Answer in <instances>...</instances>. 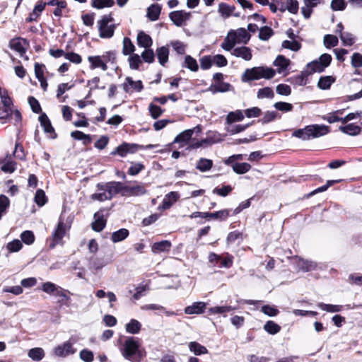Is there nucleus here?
<instances>
[{
  "mask_svg": "<svg viewBox=\"0 0 362 362\" xmlns=\"http://www.w3.org/2000/svg\"><path fill=\"white\" fill-rule=\"evenodd\" d=\"M119 349L122 356L131 362H141L146 356L141 340L138 337H125L120 339Z\"/></svg>",
  "mask_w": 362,
  "mask_h": 362,
  "instance_id": "nucleus-1",
  "label": "nucleus"
},
{
  "mask_svg": "<svg viewBox=\"0 0 362 362\" xmlns=\"http://www.w3.org/2000/svg\"><path fill=\"white\" fill-rule=\"evenodd\" d=\"M100 192L90 195L93 201L104 202L111 200L115 195L119 194L123 197V183L117 181L99 182L96 185Z\"/></svg>",
  "mask_w": 362,
  "mask_h": 362,
  "instance_id": "nucleus-2",
  "label": "nucleus"
},
{
  "mask_svg": "<svg viewBox=\"0 0 362 362\" xmlns=\"http://www.w3.org/2000/svg\"><path fill=\"white\" fill-rule=\"evenodd\" d=\"M329 132L328 126L324 124H311L293 132V136L302 140H310L326 135Z\"/></svg>",
  "mask_w": 362,
  "mask_h": 362,
  "instance_id": "nucleus-3",
  "label": "nucleus"
},
{
  "mask_svg": "<svg viewBox=\"0 0 362 362\" xmlns=\"http://www.w3.org/2000/svg\"><path fill=\"white\" fill-rule=\"evenodd\" d=\"M276 74V71L270 67L255 66L247 69L242 75L241 80L243 82H250L261 78L271 79Z\"/></svg>",
  "mask_w": 362,
  "mask_h": 362,
  "instance_id": "nucleus-4",
  "label": "nucleus"
},
{
  "mask_svg": "<svg viewBox=\"0 0 362 362\" xmlns=\"http://www.w3.org/2000/svg\"><path fill=\"white\" fill-rule=\"evenodd\" d=\"M41 289L49 295L59 297L58 303L60 305L69 306L71 299L68 294H71L69 290H66L55 284L47 281L42 284Z\"/></svg>",
  "mask_w": 362,
  "mask_h": 362,
  "instance_id": "nucleus-5",
  "label": "nucleus"
},
{
  "mask_svg": "<svg viewBox=\"0 0 362 362\" xmlns=\"http://www.w3.org/2000/svg\"><path fill=\"white\" fill-rule=\"evenodd\" d=\"M100 37L110 39L113 37L117 25L112 13L103 15L97 22Z\"/></svg>",
  "mask_w": 362,
  "mask_h": 362,
  "instance_id": "nucleus-6",
  "label": "nucleus"
},
{
  "mask_svg": "<svg viewBox=\"0 0 362 362\" xmlns=\"http://www.w3.org/2000/svg\"><path fill=\"white\" fill-rule=\"evenodd\" d=\"M332 60V56L329 54L325 53L318 59L308 63L305 69L310 76L315 73H322L330 65Z\"/></svg>",
  "mask_w": 362,
  "mask_h": 362,
  "instance_id": "nucleus-7",
  "label": "nucleus"
},
{
  "mask_svg": "<svg viewBox=\"0 0 362 362\" xmlns=\"http://www.w3.org/2000/svg\"><path fill=\"white\" fill-rule=\"evenodd\" d=\"M231 211H232V210L229 209L220 210V211H215L213 213L195 211L189 215V218H211V219L218 220L220 221H226L230 216Z\"/></svg>",
  "mask_w": 362,
  "mask_h": 362,
  "instance_id": "nucleus-8",
  "label": "nucleus"
},
{
  "mask_svg": "<svg viewBox=\"0 0 362 362\" xmlns=\"http://www.w3.org/2000/svg\"><path fill=\"white\" fill-rule=\"evenodd\" d=\"M146 185L137 181L123 184V197H139L146 194Z\"/></svg>",
  "mask_w": 362,
  "mask_h": 362,
  "instance_id": "nucleus-9",
  "label": "nucleus"
},
{
  "mask_svg": "<svg viewBox=\"0 0 362 362\" xmlns=\"http://www.w3.org/2000/svg\"><path fill=\"white\" fill-rule=\"evenodd\" d=\"M28 46L29 42L26 39L21 37L13 38L9 42L10 48L17 52L21 57L25 58L26 60H28V57L24 55L25 54Z\"/></svg>",
  "mask_w": 362,
  "mask_h": 362,
  "instance_id": "nucleus-10",
  "label": "nucleus"
},
{
  "mask_svg": "<svg viewBox=\"0 0 362 362\" xmlns=\"http://www.w3.org/2000/svg\"><path fill=\"white\" fill-rule=\"evenodd\" d=\"M107 210L101 209L94 214V221L92 223V229L96 232H100L106 226Z\"/></svg>",
  "mask_w": 362,
  "mask_h": 362,
  "instance_id": "nucleus-11",
  "label": "nucleus"
},
{
  "mask_svg": "<svg viewBox=\"0 0 362 362\" xmlns=\"http://www.w3.org/2000/svg\"><path fill=\"white\" fill-rule=\"evenodd\" d=\"M122 86L124 91L127 93H132L134 91L141 92L144 88L141 81H134L132 78L129 76L125 78L124 82L122 84Z\"/></svg>",
  "mask_w": 362,
  "mask_h": 362,
  "instance_id": "nucleus-12",
  "label": "nucleus"
},
{
  "mask_svg": "<svg viewBox=\"0 0 362 362\" xmlns=\"http://www.w3.org/2000/svg\"><path fill=\"white\" fill-rule=\"evenodd\" d=\"M66 226L63 221L59 220L56 229L52 233V240L49 243V247L54 248L57 244H59L66 233Z\"/></svg>",
  "mask_w": 362,
  "mask_h": 362,
  "instance_id": "nucleus-13",
  "label": "nucleus"
},
{
  "mask_svg": "<svg viewBox=\"0 0 362 362\" xmlns=\"http://www.w3.org/2000/svg\"><path fill=\"white\" fill-rule=\"evenodd\" d=\"M39 121L40 125L42 127L47 137L54 139L57 138V134H56L54 127H52L51 122L45 113H42L39 117Z\"/></svg>",
  "mask_w": 362,
  "mask_h": 362,
  "instance_id": "nucleus-14",
  "label": "nucleus"
},
{
  "mask_svg": "<svg viewBox=\"0 0 362 362\" xmlns=\"http://www.w3.org/2000/svg\"><path fill=\"white\" fill-rule=\"evenodd\" d=\"M76 349L73 347V343L70 341H65L61 345H58L54 349V355L58 357H66L69 355L74 354Z\"/></svg>",
  "mask_w": 362,
  "mask_h": 362,
  "instance_id": "nucleus-15",
  "label": "nucleus"
},
{
  "mask_svg": "<svg viewBox=\"0 0 362 362\" xmlns=\"http://www.w3.org/2000/svg\"><path fill=\"white\" fill-rule=\"evenodd\" d=\"M190 17L191 13L183 10L172 11L169 14L170 19L177 26H182L184 22L189 20Z\"/></svg>",
  "mask_w": 362,
  "mask_h": 362,
  "instance_id": "nucleus-16",
  "label": "nucleus"
},
{
  "mask_svg": "<svg viewBox=\"0 0 362 362\" xmlns=\"http://www.w3.org/2000/svg\"><path fill=\"white\" fill-rule=\"evenodd\" d=\"M293 259L296 260V264L298 269L304 272L315 270L317 267L316 262L313 261L305 259L298 256H295Z\"/></svg>",
  "mask_w": 362,
  "mask_h": 362,
  "instance_id": "nucleus-17",
  "label": "nucleus"
},
{
  "mask_svg": "<svg viewBox=\"0 0 362 362\" xmlns=\"http://www.w3.org/2000/svg\"><path fill=\"white\" fill-rule=\"evenodd\" d=\"M180 196L177 192H170L168 193L163 199L162 204L158 207L159 210H166L170 209L175 203Z\"/></svg>",
  "mask_w": 362,
  "mask_h": 362,
  "instance_id": "nucleus-18",
  "label": "nucleus"
},
{
  "mask_svg": "<svg viewBox=\"0 0 362 362\" xmlns=\"http://www.w3.org/2000/svg\"><path fill=\"white\" fill-rule=\"evenodd\" d=\"M206 303L202 301L194 302L191 305L185 308V313L187 315H200L205 312Z\"/></svg>",
  "mask_w": 362,
  "mask_h": 362,
  "instance_id": "nucleus-19",
  "label": "nucleus"
},
{
  "mask_svg": "<svg viewBox=\"0 0 362 362\" xmlns=\"http://www.w3.org/2000/svg\"><path fill=\"white\" fill-rule=\"evenodd\" d=\"M231 54L233 56L242 58L245 61H250L252 57L251 49L245 46L234 48L232 50Z\"/></svg>",
  "mask_w": 362,
  "mask_h": 362,
  "instance_id": "nucleus-20",
  "label": "nucleus"
},
{
  "mask_svg": "<svg viewBox=\"0 0 362 362\" xmlns=\"http://www.w3.org/2000/svg\"><path fill=\"white\" fill-rule=\"evenodd\" d=\"M238 309V306L222 305L211 307L208 310L209 315L221 314L223 317H227V313L233 312Z\"/></svg>",
  "mask_w": 362,
  "mask_h": 362,
  "instance_id": "nucleus-21",
  "label": "nucleus"
},
{
  "mask_svg": "<svg viewBox=\"0 0 362 362\" xmlns=\"http://www.w3.org/2000/svg\"><path fill=\"white\" fill-rule=\"evenodd\" d=\"M136 42L139 47L145 49L150 48L153 45V40L150 35L144 31H139L137 34Z\"/></svg>",
  "mask_w": 362,
  "mask_h": 362,
  "instance_id": "nucleus-22",
  "label": "nucleus"
},
{
  "mask_svg": "<svg viewBox=\"0 0 362 362\" xmlns=\"http://www.w3.org/2000/svg\"><path fill=\"white\" fill-rule=\"evenodd\" d=\"M172 243L169 240H162L154 243L151 246V251L154 254L170 251Z\"/></svg>",
  "mask_w": 362,
  "mask_h": 362,
  "instance_id": "nucleus-23",
  "label": "nucleus"
},
{
  "mask_svg": "<svg viewBox=\"0 0 362 362\" xmlns=\"http://www.w3.org/2000/svg\"><path fill=\"white\" fill-rule=\"evenodd\" d=\"M310 76L308 71L305 68L300 74L291 77L289 81L294 85L305 86L308 83V76Z\"/></svg>",
  "mask_w": 362,
  "mask_h": 362,
  "instance_id": "nucleus-24",
  "label": "nucleus"
},
{
  "mask_svg": "<svg viewBox=\"0 0 362 362\" xmlns=\"http://www.w3.org/2000/svg\"><path fill=\"white\" fill-rule=\"evenodd\" d=\"M46 3L40 0L35 4L33 11L30 13L29 16L26 18L27 22H33L37 21L41 13L44 11Z\"/></svg>",
  "mask_w": 362,
  "mask_h": 362,
  "instance_id": "nucleus-25",
  "label": "nucleus"
},
{
  "mask_svg": "<svg viewBox=\"0 0 362 362\" xmlns=\"http://www.w3.org/2000/svg\"><path fill=\"white\" fill-rule=\"evenodd\" d=\"M88 60L90 63V69L92 70L97 68H100L103 71L107 69V66L101 56H90L88 57Z\"/></svg>",
  "mask_w": 362,
  "mask_h": 362,
  "instance_id": "nucleus-26",
  "label": "nucleus"
},
{
  "mask_svg": "<svg viewBox=\"0 0 362 362\" xmlns=\"http://www.w3.org/2000/svg\"><path fill=\"white\" fill-rule=\"evenodd\" d=\"M229 33H233L234 35H233V37L235 40H237V43H247L250 38V35L248 34L247 30L243 28H238L236 30H231L229 31Z\"/></svg>",
  "mask_w": 362,
  "mask_h": 362,
  "instance_id": "nucleus-27",
  "label": "nucleus"
},
{
  "mask_svg": "<svg viewBox=\"0 0 362 362\" xmlns=\"http://www.w3.org/2000/svg\"><path fill=\"white\" fill-rule=\"evenodd\" d=\"M156 54L158 62L163 66L168 62L169 48L167 46H162L156 49Z\"/></svg>",
  "mask_w": 362,
  "mask_h": 362,
  "instance_id": "nucleus-28",
  "label": "nucleus"
},
{
  "mask_svg": "<svg viewBox=\"0 0 362 362\" xmlns=\"http://www.w3.org/2000/svg\"><path fill=\"white\" fill-rule=\"evenodd\" d=\"M231 88L232 86L230 83L223 81H219V83H212L209 86V90L212 93L215 94L217 93H224L229 91Z\"/></svg>",
  "mask_w": 362,
  "mask_h": 362,
  "instance_id": "nucleus-29",
  "label": "nucleus"
},
{
  "mask_svg": "<svg viewBox=\"0 0 362 362\" xmlns=\"http://www.w3.org/2000/svg\"><path fill=\"white\" fill-rule=\"evenodd\" d=\"M161 12V6L159 4H151L147 8V17L151 21H156L159 18Z\"/></svg>",
  "mask_w": 362,
  "mask_h": 362,
  "instance_id": "nucleus-30",
  "label": "nucleus"
},
{
  "mask_svg": "<svg viewBox=\"0 0 362 362\" xmlns=\"http://www.w3.org/2000/svg\"><path fill=\"white\" fill-rule=\"evenodd\" d=\"M244 115L240 110H237L235 111L230 112L226 118V124L228 125H230L234 122H240L243 120Z\"/></svg>",
  "mask_w": 362,
  "mask_h": 362,
  "instance_id": "nucleus-31",
  "label": "nucleus"
},
{
  "mask_svg": "<svg viewBox=\"0 0 362 362\" xmlns=\"http://www.w3.org/2000/svg\"><path fill=\"white\" fill-rule=\"evenodd\" d=\"M273 64L278 67V72L281 73L288 68L290 64V60L283 55H279L274 60Z\"/></svg>",
  "mask_w": 362,
  "mask_h": 362,
  "instance_id": "nucleus-32",
  "label": "nucleus"
},
{
  "mask_svg": "<svg viewBox=\"0 0 362 362\" xmlns=\"http://www.w3.org/2000/svg\"><path fill=\"white\" fill-rule=\"evenodd\" d=\"M141 329V324L137 320L132 319L125 325V329L127 333L136 334L139 333Z\"/></svg>",
  "mask_w": 362,
  "mask_h": 362,
  "instance_id": "nucleus-33",
  "label": "nucleus"
},
{
  "mask_svg": "<svg viewBox=\"0 0 362 362\" xmlns=\"http://www.w3.org/2000/svg\"><path fill=\"white\" fill-rule=\"evenodd\" d=\"M339 130L351 136H356L361 133V127L353 123L339 127Z\"/></svg>",
  "mask_w": 362,
  "mask_h": 362,
  "instance_id": "nucleus-34",
  "label": "nucleus"
},
{
  "mask_svg": "<svg viewBox=\"0 0 362 362\" xmlns=\"http://www.w3.org/2000/svg\"><path fill=\"white\" fill-rule=\"evenodd\" d=\"M234 6L228 5L226 3L221 2L218 5V13L223 18H229L235 10Z\"/></svg>",
  "mask_w": 362,
  "mask_h": 362,
  "instance_id": "nucleus-35",
  "label": "nucleus"
},
{
  "mask_svg": "<svg viewBox=\"0 0 362 362\" xmlns=\"http://www.w3.org/2000/svg\"><path fill=\"white\" fill-rule=\"evenodd\" d=\"M182 66L183 68H187L194 72H196L199 70V65L197 60L190 55L185 56Z\"/></svg>",
  "mask_w": 362,
  "mask_h": 362,
  "instance_id": "nucleus-36",
  "label": "nucleus"
},
{
  "mask_svg": "<svg viewBox=\"0 0 362 362\" xmlns=\"http://www.w3.org/2000/svg\"><path fill=\"white\" fill-rule=\"evenodd\" d=\"M233 33H228L227 36L225 37L223 42L221 44V47L226 51L233 50L235 45L237 44V40H235L233 37Z\"/></svg>",
  "mask_w": 362,
  "mask_h": 362,
  "instance_id": "nucleus-37",
  "label": "nucleus"
},
{
  "mask_svg": "<svg viewBox=\"0 0 362 362\" xmlns=\"http://www.w3.org/2000/svg\"><path fill=\"white\" fill-rule=\"evenodd\" d=\"M135 46L131 39L125 37L122 42V54L125 56L134 54Z\"/></svg>",
  "mask_w": 362,
  "mask_h": 362,
  "instance_id": "nucleus-38",
  "label": "nucleus"
},
{
  "mask_svg": "<svg viewBox=\"0 0 362 362\" xmlns=\"http://www.w3.org/2000/svg\"><path fill=\"white\" fill-rule=\"evenodd\" d=\"M194 129H187L179 134L175 139V143H187L192 138Z\"/></svg>",
  "mask_w": 362,
  "mask_h": 362,
  "instance_id": "nucleus-39",
  "label": "nucleus"
},
{
  "mask_svg": "<svg viewBox=\"0 0 362 362\" xmlns=\"http://www.w3.org/2000/svg\"><path fill=\"white\" fill-rule=\"evenodd\" d=\"M189 350L195 355L199 356L208 353V349L197 341H192L189 344Z\"/></svg>",
  "mask_w": 362,
  "mask_h": 362,
  "instance_id": "nucleus-40",
  "label": "nucleus"
},
{
  "mask_svg": "<svg viewBox=\"0 0 362 362\" xmlns=\"http://www.w3.org/2000/svg\"><path fill=\"white\" fill-rule=\"evenodd\" d=\"M206 136L208 138V141L212 145L223 141L226 135L221 134L217 131H209L206 132Z\"/></svg>",
  "mask_w": 362,
  "mask_h": 362,
  "instance_id": "nucleus-41",
  "label": "nucleus"
},
{
  "mask_svg": "<svg viewBox=\"0 0 362 362\" xmlns=\"http://www.w3.org/2000/svg\"><path fill=\"white\" fill-rule=\"evenodd\" d=\"M233 170L237 174H244L251 169V165L247 163H237L230 164Z\"/></svg>",
  "mask_w": 362,
  "mask_h": 362,
  "instance_id": "nucleus-42",
  "label": "nucleus"
},
{
  "mask_svg": "<svg viewBox=\"0 0 362 362\" xmlns=\"http://www.w3.org/2000/svg\"><path fill=\"white\" fill-rule=\"evenodd\" d=\"M335 81V78L331 76H321L319 79L317 86L322 90L329 89L331 85Z\"/></svg>",
  "mask_w": 362,
  "mask_h": 362,
  "instance_id": "nucleus-43",
  "label": "nucleus"
},
{
  "mask_svg": "<svg viewBox=\"0 0 362 362\" xmlns=\"http://www.w3.org/2000/svg\"><path fill=\"white\" fill-rule=\"evenodd\" d=\"M129 233L126 228H121L112 234L111 240L113 243H118L126 239Z\"/></svg>",
  "mask_w": 362,
  "mask_h": 362,
  "instance_id": "nucleus-44",
  "label": "nucleus"
},
{
  "mask_svg": "<svg viewBox=\"0 0 362 362\" xmlns=\"http://www.w3.org/2000/svg\"><path fill=\"white\" fill-rule=\"evenodd\" d=\"M212 166L213 161L211 160L202 158L198 160L196 168L201 172H206L211 170Z\"/></svg>",
  "mask_w": 362,
  "mask_h": 362,
  "instance_id": "nucleus-45",
  "label": "nucleus"
},
{
  "mask_svg": "<svg viewBox=\"0 0 362 362\" xmlns=\"http://www.w3.org/2000/svg\"><path fill=\"white\" fill-rule=\"evenodd\" d=\"M28 356L35 361H41L45 356V351L42 348L37 347L29 350Z\"/></svg>",
  "mask_w": 362,
  "mask_h": 362,
  "instance_id": "nucleus-46",
  "label": "nucleus"
},
{
  "mask_svg": "<svg viewBox=\"0 0 362 362\" xmlns=\"http://www.w3.org/2000/svg\"><path fill=\"white\" fill-rule=\"evenodd\" d=\"M115 5L114 0H92L91 6L97 9L110 8Z\"/></svg>",
  "mask_w": 362,
  "mask_h": 362,
  "instance_id": "nucleus-47",
  "label": "nucleus"
},
{
  "mask_svg": "<svg viewBox=\"0 0 362 362\" xmlns=\"http://www.w3.org/2000/svg\"><path fill=\"white\" fill-rule=\"evenodd\" d=\"M318 307L328 313H338L342 310L344 306L341 305H332V304H326L324 303H319Z\"/></svg>",
  "mask_w": 362,
  "mask_h": 362,
  "instance_id": "nucleus-48",
  "label": "nucleus"
},
{
  "mask_svg": "<svg viewBox=\"0 0 362 362\" xmlns=\"http://www.w3.org/2000/svg\"><path fill=\"white\" fill-rule=\"evenodd\" d=\"M264 329L270 334H276L281 330V327L274 321H267L264 325Z\"/></svg>",
  "mask_w": 362,
  "mask_h": 362,
  "instance_id": "nucleus-49",
  "label": "nucleus"
},
{
  "mask_svg": "<svg viewBox=\"0 0 362 362\" xmlns=\"http://www.w3.org/2000/svg\"><path fill=\"white\" fill-rule=\"evenodd\" d=\"M339 37L343 45L345 46H351L355 43L356 39L350 33L341 32Z\"/></svg>",
  "mask_w": 362,
  "mask_h": 362,
  "instance_id": "nucleus-50",
  "label": "nucleus"
},
{
  "mask_svg": "<svg viewBox=\"0 0 362 362\" xmlns=\"http://www.w3.org/2000/svg\"><path fill=\"white\" fill-rule=\"evenodd\" d=\"M23 247L22 242L18 239L13 240L7 243L6 250L9 253L17 252Z\"/></svg>",
  "mask_w": 362,
  "mask_h": 362,
  "instance_id": "nucleus-51",
  "label": "nucleus"
},
{
  "mask_svg": "<svg viewBox=\"0 0 362 362\" xmlns=\"http://www.w3.org/2000/svg\"><path fill=\"white\" fill-rule=\"evenodd\" d=\"M257 96L259 99L273 98L274 93L272 88L264 87L258 90Z\"/></svg>",
  "mask_w": 362,
  "mask_h": 362,
  "instance_id": "nucleus-52",
  "label": "nucleus"
},
{
  "mask_svg": "<svg viewBox=\"0 0 362 362\" xmlns=\"http://www.w3.org/2000/svg\"><path fill=\"white\" fill-rule=\"evenodd\" d=\"M148 111L150 112V115L153 119L158 118L160 115L164 112V110L162 109L160 106L156 105L153 103H150L148 105Z\"/></svg>",
  "mask_w": 362,
  "mask_h": 362,
  "instance_id": "nucleus-53",
  "label": "nucleus"
},
{
  "mask_svg": "<svg viewBox=\"0 0 362 362\" xmlns=\"http://www.w3.org/2000/svg\"><path fill=\"white\" fill-rule=\"evenodd\" d=\"M129 67L131 69L136 70L139 68V65L141 64V59L137 54H132L129 55L128 59Z\"/></svg>",
  "mask_w": 362,
  "mask_h": 362,
  "instance_id": "nucleus-54",
  "label": "nucleus"
},
{
  "mask_svg": "<svg viewBox=\"0 0 362 362\" xmlns=\"http://www.w3.org/2000/svg\"><path fill=\"white\" fill-rule=\"evenodd\" d=\"M233 190V187L230 185H223L221 187H216L213 189V194L219 195L221 197H226Z\"/></svg>",
  "mask_w": 362,
  "mask_h": 362,
  "instance_id": "nucleus-55",
  "label": "nucleus"
},
{
  "mask_svg": "<svg viewBox=\"0 0 362 362\" xmlns=\"http://www.w3.org/2000/svg\"><path fill=\"white\" fill-rule=\"evenodd\" d=\"M10 205L8 198L4 194L0 195V219L2 216L6 213V211Z\"/></svg>",
  "mask_w": 362,
  "mask_h": 362,
  "instance_id": "nucleus-56",
  "label": "nucleus"
},
{
  "mask_svg": "<svg viewBox=\"0 0 362 362\" xmlns=\"http://www.w3.org/2000/svg\"><path fill=\"white\" fill-rule=\"evenodd\" d=\"M35 202L39 206H44L47 202V198L42 189H37L35 195Z\"/></svg>",
  "mask_w": 362,
  "mask_h": 362,
  "instance_id": "nucleus-57",
  "label": "nucleus"
},
{
  "mask_svg": "<svg viewBox=\"0 0 362 362\" xmlns=\"http://www.w3.org/2000/svg\"><path fill=\"white\" fill-rule=\"evenodd\" d=\"M281 46L284 48L289 49L295 52L298 51L301 47L300 43L294 40H292V41L284 40L283 41Z\"/></svg>",
  "mask_w": 362,
  "mask_h": 362,
  "instance_id": "nucleus-58",
  "label": "nucleus"
},
{
  "mask_svg": "<svg viewBox=\"0 0 362 362\" xmlns=\"http://www.w3.org/2000/svg\"><path fill=\"white\" fill-rule=\"evenodd\" d=\"M337 37L333 35H325L324 37V44L327 48L334 47L338 45Z\"/></svg>",
  "mask_w": 362,
  "mask_h": 362,
  "instance_id": "nucleus-59",
  "label": "nucleus"
},
{
  "mask_svg": "<svg viewBox=\"0 0 362 362\" xmlns=\"http://www.w3.org/2000/svg\"><path fill=\"white\" fill-rule=\"evenodd\" d=\"M141 57L145 62L148 64L153 63L155 60V53L153 49L150 48L145 49L141 53Z\"/></svg>",
  "mask_w": 362,
  "mask_h": 362,
  "instance_id": "nucleus-60",
  "label": "nucleus"
},
{
  "mask_svg": "<svg viewBox=\"0 0 362 362\" xmlns=\"http://www.w3.org/2000/svg\"><path fill=\"white\" fill-rule=\"evenodd\" d=\"M274 34L272 29L269 27L264 26L260 28L259 32V37L262 40H268Z\"/></svg>",
  "mask_w": 362,
  "mask_h": 362,
  "instance_id": "nucleus-61",
  "label": "nucleus"
},
{
  "mask_svg": "<svg viewBox=\"0 0 362 362\" xmlns=\"http://www.w3.org/2000/svg\"><path fill=\"white\" fill-rule=\"evenodd\" d=\"M212 60V57L210 55L203 56L199 59L201 69L203 70L209 69L213 65Z\"/></svg>",
  "mask_w": 362,
  "mask_h": 362,
  "instance_id": "nucleus-62",
  "label": "nucleus"
},
{
  "mask_svg": "<svg viewBox=\"0 0 362 362\" xmlns=\"http://www.w3.org/2000/svg\"><path fill=\"white\" fill-rule=\"evenodd\" d=\"M21 238L27 245H31L35 241V235L30 230L23 231L21 235Z\"/></svg>",
  "mask_w": 362,
  "mask_h": 362,
  "instance_id": "nucleus-63",
  "label": "nucleus"
},
{
  "mask_svg": "<svg viewBox=\"0 0 362 362\" xmlns=\"http://www.w3.org/2000/svg\"><path fill=\"white\" fill-rule=\"evenodd\" d=\"M351 66L356 69L362 67V54L355 52L351 56Z\"/></svg>",
  "mask_w": 362,
  "mask_h": 362,
  "instance_id": "nucleus-64",
  "label": "nucleus"
}]
</instances>
